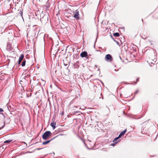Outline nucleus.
<instances>
[{
	"label": "nucleus",
	"mask_w": 158,
	"mask_h": 158,
	"mask_svg": "<svg viewBox=\"0 0 158 158\" xmlns=\"http://www.w3.org/2000/svg\"><path fill=\"white\" fill-rule=\"evenodd\" d=\"M51 132L49 131H47L45 132L43 135L42 138L44 140H47L49 139L51 136Z\"/></svg>",
	"instance_id": "nucleus-1"
},
{
	"label": "nucleus",
	"mask_w": 158,
	"mask_h": 158,
	"mask_svg": "<svg viewBox=\"0 0 158 158\" xmlns=\"http://www.w3.org/2000/svg\"><path fill=\"white\" fill-rule=\"evenodd\" d=\"M48 16L47 15H44V16L40 18L41 21L44 23H45L48 21Z\"/></svg>",
	"instance_id": "nucleus-2"
},
{
	"label": "nucleus",
	"mask_w": 158,
	"mask_h": 158,
	"mask_svg": "<svg viewBox=\"0 0 158 158\" xmlns=\"http://www.w3.org/2000/svg\"><path fill=\"white\" fill-rule=\"evenodd\" d=\"M105 59L106 60L111 61L112 60V57L111 55L108 54L105 57Z\"/></svg>",
	"instance_id": "nucleus-3"
},
{
	"label": "nucleus",
	"mask_w": 158,
	"mask_h": 158,
	"mask_svg": "<svg viewBox=\"0 0 158 158\" xmlns=\"http://www.w3.org/2000/svg\"><path fill=\"white\" fill-rule=\"evenodd\" d=\"M74 17L76 19H79V11L77 10L75 11V12H74Z\"/></svg>",
	"instance_id": "nucleus-4"
},
{
	"label": "nucleus",
	"mask_w": 158,
	"mask_h": 158,
	"mask_svg": "<svg viewBox=\"0 0 158 158\" xmlns=\"http://www.w3.org/2000/svg\"><path fill=\"white\" fill-rule=\"evenodd\" d=\"M24 57V55L23 54H22L20 55V56L19 57V61H18V64H20L22 60L23 59Z\"/></svg>",
	"instance_id": "nucleus-5"
},
{
	"label": "nucleus",
	"mask_w": 158,
	"mask_h": 158,
	"mask_svg": "<svg viewBox=\"0 0 158 158\" xmlns=\"http://www.w3.org/2000/svg\"><path fill=\"white\" fill-rule=\"evenodd\" d=\"M80 56L82 57H86L87 56V53L85 51L82 52L81 53Z\"/></svg>",
	"instance_id": "nucleus-6"
},
{
	"label": "nucleus",
	"mask_w": 158,
	"mask_h": 158,
	"mask_svg": "<svg viewBox=\"0 0 158 158\" xmlns=\"http://www.w3.org/2000/svg\"><path fill=\"white\" fill-rule=\"evenodd\" d=\"M127 131V129H125L124 131L121 132L120 134L119 135L118 137L119 138H121L123 135Z\"/></svg>",
	"instance_id": "nucleus-7"
},
{
	"label": "nucleus",
	"mask_w": 158,
	"mask_h": 158,
	"mask_svg": "<svg viewBox=\"0 0 158 158\" xmlns=\"http://www.w3.org/2000/svg\"><path fill=\"white\" fill-rule=\"evenodd\" d=\"M55 137L53 138V139L47 141H46L45 142H44L42 144L43 145H46V144H47L48 143H50L51 141H52L53 139H54Z\"/></svg>",
	"instance_id": "nucleus-8"
},
{
	"label": "nucleus",
	"mask_w": 158,
	"mask_h": 158,
	"mask_svg": "<svg viewBox=\"0 0 158 158\" xmlns=\"http://www.w3.org/2000/svg\"><path fill=\"white\" fill-rule=\"evenodd\" d=\"M56 123L55 122H52L50 124V125L51 126L53 129H54L56 128Z\"/></svg>",
	"instance_id": "nucleus-9"
},
{
	"label": "nucleus",
	"mask_w": 158,
	"mask_h": 158,
	"mask_svg": "<svg viewBox=\"0 0 158 158\" xmlns=\"http://www.w3.org/2000/svg\"><path fill=\"white\" fill-rule=\"evenodd\" d=\"M156 59H154V60H148V62H149V64H150V63H151L152 64H154V63L156 62Z\"/></svg>",
	"instance_id": "nucleus-10"
},
{
	"label": "nucleus",
	"mask_w": 158,
	"mask_h": 158,
	"mask_svg": "<svg viewBox=\"0 0 158 158\" xmlns=\"http://www.w3.org/2000/svg\"><path fill=\"white\" fill-rule=\"evenodd\" d=\"M11 46L10 44H8L7 45L6 49L8 51H10L11 50Z\"/></svg>",
	"instance_id": "nucleus-11"
},
{
	"label": "nucleus",
	"mask_w": 158,
	"mask_h": 158,
	"mask_svg": "<svg viewBox=\"0 0 158 158\" xmlns=\"http://www.w3.org/2000/svg\"><path fill=\"white\" fill-rule=\"evenodd\" d=\"M13 139H8V140H6L5 141H4V143H10L11 142H12V141H13Z\"/></svg>",
	"instance_id": "nucleus-12"
},
{
	"label": "nucleus",
	"mask_w": 158,
	"mask_h": 158,
	"mask_svg": "<svg viewBox=\"0 0 158 158\" xmlns=\"http://www.w3.org/2000/svg\"><path fill=\"white\" fill-rule=\"evenodd\" d=\"M113 35L115 37H118L119 36V34L118 33L116 32L114 33Z\"/></svg>",
	"instance_id": "nucleus-13"
},
{
	"label": "nucleus",
	"mask_w": 158,
	"mask_h": 158,
	"mask_svg": "<svg viewBox=\"0 0 158 158\" xmlns=\"http://www.w3.org/2000/svg\"><path fill=\"white\" fill-rule=\"evenodd\" d=\"M46 6L47 8H48L50 6V3L49 2V1H47L46 5Z\"/></svg>",
	"instance_id": "nucleus-14"
},
{
	"label": "nucleus",
	"mask_w": 158,
	"mask_h": 158,
	"mask_svg": "<svg viewBox=\"0 0 158 158\" xmlns=\"http://www.w3.org/2000/svg\"><path fill=\"white\" fill-rule=\"evenodd\" d=\"M26 61L25 60H24L23 61L22 63L21 64L22 66L23 67L25 66V64H26Z\"/></svg>",
	"instance_id": "nucleus-15"
},
{
	"label": "nucleus",
	"mask_w": 158,
	"mask_h": 158,
	"mask_svg": "<svg viewBox=\"0 0 158 158\" xmlns=\"http://www.w3.org/2000/svg\"><path fill=\"white\" fill-rule=\"evenodd\" d=\"M5 121H4V122H3L4 124L3 125V126H2L1 127H0V130H1V129L5 127Z\"/></svg>",
	"instance_id": "nucleus-16"
},
{
	"label": "nucleus",
	"mask_w": 158,
	"mask_h": 158,
	"mask_svg": "<svg viewBox=\"0 0 158 158\" xmlns=\"http://www.w3.org/2000/svg\"><path fill=\"white\" fill-rule=\"evenodd\" d=\"M119 138V137L118 136L117 137L115 138L114 139L113 141V142H114L115 141L117 140Z\"/></svg>",
	"instance_id": "nucleus-17"
},
{
	"label": "nucleus",
	"mask_w": 158,
	"mask_h": 158,
	"mask_svg": "<svg viewBox=\"0 0 158 158\" xmlns=\"http://www.w3.org/2000/svg\"><path fill=\"white\" fill-rule=\"evenodd\" d=\"M3 111V110L2 109L0 108V113L1 114H3L2 113H1V112Z\"/></svg>",
	"instance_id": "nucleus-18"
},
{
	"label": "nucleus",
	"mask_w": 158,
	"mask_h": 158,
	"mask_svg": "<svg viewBox=\"0 0 158 158\" xmlns=\"http://www.w3.org/2000/svg\"><path fill=\"white\" fill-rule=\"evenodd\" d=\"M91 56V55L90 54H89V55H88L87 54V56H86V58L87 59H89L90 56Z\"/></svg>",
	"instance_id": "nucleus-19"
},
{
	"label": "nucleus",
	"mask_w": 158,
	"mask_h": 158,
	"mask_svg": "<svg viewBox=\"0 0 158 158\" xmlns=\"http://www.w3.org/2000/svg\"><path fill=\"white\" fill-rule=\"evenodd\" d=\"M79 65L77 64H75V67L77 68H78L79 67Z\"/></svg>",
	"instance_id": "nucleus-20"
},
{
	"label": "nucleus",
	"mask_w": 158,
	"mask_h": 158,
	"mask_svg": "<svg viewBox=\"0 0 158 158\" xmlns=\"http://www.w3.org/2000/svg\"><path fill=\"white\" fill-rule=\"evenodd\" d=\"M115 41L116 42V43L119 46L120 45V43L119 42H118V41Z\"/></svg>",
	"instance_id": "nucleus-21"
},
{
	"label": "nucleus",
	"mask_w": 158,
	"mask_h": 158,
	"mask_svg": "<svg viewBox=\"0 0 158 158\" xmlns=\"http://www.w3.org/2000/svg\"><path fill=\"white\" fill-rule=\"evenodd\" d=\"M20 14H21V16H22L23 12H22V11L21 12V13H20Z\"/></svg>",
	"instance_id": "nucleus-22"
},
{
	"label": "nucleus",
	"mask_w": 158,
	"mask_h": 158,
	"mask_svg": "<svg viewBox=\"0 0 158 158\" xmlns=\"http://www.w3.org/2000/svg\"><path fill=\"white\" fill-rule=\"evenodd\" d=\"M120 141V140H118V142H115L114 143H115V144H116L118 142H119Z\"/></svg>",
	"instance_id": "nucleus-23"
},
{
	"label": "nucleus",
	"mask_w": 158,
	"mask_h": 158,
	"mask_svg": "<svg viewBox=\"0 0 158 158\" xmlns=\"http://www.w3.org/2000/svg\"><path fill=\"white\" fill-rule=\"evenodd\" d=\"M138 92V90H136V92H135V94H136Z\"/></svg>",
	"instance_id": "nucleus-24"
},
{
	"label": "nucleus",
	"mask_w": 158,
	"mask_h": 158,
	"mask_svg": "<svg viewBox=\"0 0 158 158\" xmlns=\"http://www.w3.org/2000/svg\"><path fill=\"white\" fill-rule=\"evenodd\" d=\"M138 79H139L138 78L137 79V80H136L137 81H138Z\"/></svg>",
	"instance_id": "nucleus-25"
},
{
	"label": "nucleus",
	"mask_w": 158,
	"mask_h": 158,
	"mask_svg": "<svg viewBox=\"0 0 158 158\" xmlns=\"http://www.w3.org/2000/svg\"><path fill=\"white\" fill-rule=\"evenodd\" d=\"M114 145H115V144H113L112 145V146H114Z\"/></svg>",
	"instance_id": "nucleus-26"
}]
</instances>
